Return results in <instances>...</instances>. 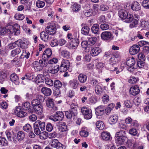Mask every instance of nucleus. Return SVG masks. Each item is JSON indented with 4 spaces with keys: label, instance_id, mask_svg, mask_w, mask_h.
Returning a JSON list of instances; mask_svg holds the SVG:
<instances>
[{
    "label": "nucleus",
    "instance_id": "nucleus-3",
    "mask_svg": "<svg viewBox=\"0 0 149 149\" xmlns=\"http://www.w3.org/2000/svg\"><path fill=\"white\" fill-rule=\"evenodd\" d=\"M70 66V63L67 60L63 59L62 61L59 70L61 72H66L69 68Z\"/></svg>",
    "mask_w": 149,
    "mask_h": 149
},
{
    "label": "nucleus",
    "instance_id": "nucleus-52",
    "mask_svg": "<svg viewBox=\"0 0 149 149\" xmlns=\"http://www.w3.org/2000/svg\"><path fill=\"white\" fill-rule=\"evenodd\" d=\"M8 74V72L5 70H2L0 72V76L1 78L2 79H5L6 78Z\"/></svg>",
    "mask_w": 149,
    "mask_h": 149
},
{
    "label": "nucleus",
    "instance_id": "nucleus-51",
    "mask_svg": "<svg viewBox=\"0 0 149 149\" xmlns=\"http://www.w3.org/2000/svg\"><path fill=\"white\" fill-rule=\"evenodd\" d=\"M59 142L57 139H54L52 142H51L50 145L52 147L56 148H57L58 144Z\"/></svg>",
    "mask_w": 149,
    "mask_h": 149
},
{
    "label": "nucleus",
    "instance_id": "nucleus-22",
    "mask_svg": "<svg viewBox=\"0 0 149 149\" xmlns=\"http://www.w3.org/2000/svg\"><path fill=\"white\" fill-rule=\"evenodd\" d=\"M79 43V39L77 38H74L71 40L70 45L73 49H75L78 47Z\"/></svg>",
    "mask_w": 149,
    "mask_h": 149
},
{
    "label": "nucleus",
    "instance_id": "nucleus-4",
    "mask_svg": "<svg viewBox=\"0 0 149 149\" xmlns=\"http://www.w3.org/2000/svg\"><path fill=\"white\" fill-rule=\"evenodd\" d=\"M44 61L40 60L39 61H35L33 63V65L35 70L38 71L41 70L43 67L45 66Z\"/></svg>",
    "mask_w": 149,
    "mask_h": 149
},
{
    "label": "nucleus",
    "instance_id": "nucleus-56",
    "mask_svg": "<svg viewBox=\"0 0 149 149\" xmlns=\"http://www.w3.org/2000/svg\"><path fill=\"white\" fill-rule=\"evenodd\" d=\"M142 6L146 9H149V0H144L142 2Z\"/></svg>",
    "mask_w": 149,
    "mask_h": 149
},
{
    "label": "nucleus",
    "instance_id": "nucleus-10",
    "mask_svg": "<svg viewBox=\"0 0 149 149\" xmlns=\"http://www.w3.org/2000/svg\"><path fill=\"white\" fill-rule=\"evenodd\" d=\"M130 92L131 95L134 96L138 95L140 92V90L138 86L135 85L130 88Z\"/></svg>",
    "mask_w": 149,
    "mask_h": 149
},
{
    "label": "nucleus",
    "instance_id": "nucleus-32",
    "mask_svg": "<svg viewBox=\"0 0 149 149\" xmlns=\"http://www.w3.org/2000/svg\"><path fill=\"white\" fill-rule=\"evenodd\" d=\"M90 28L88 26L84 25L82 27L81 32L82 34L87 35L89 33Z\"/></svg>",
    "mask_w": 149,
    "mask_h": 149
},
{
    "label": "nucleus",
    "instance_id": "nucleus-28",
    "mask_svg": "<svg viewBox=\"0 0 149 149\" xmlns=\"http://www.w3.org/2000/svg\"><path fill=\"white\" fill-rule=\"evenodd\" d=\"M101 138L105 141L109 140L110 137L111 135L109 132H102L101 134Z\"/></svg>",
    "mask_w": 149,
    "mask_h": 149
},
{
    "label": "nucleus",
    "instance_id": "nucleus-34",
    "mask_svg": "<svg viewBox=\"0 0 149 149\" xmlns=\"http://www.w3.org/2000/svg\"><path fill=\"white\" fill-rule=\"evenodd\" d=\"M99 26L98 24H94L92 26L91 30L93 33L97 34L99 33Z\"/></svg>",
    "mask_w": 149,
    "mask_h": 149
},
{
    "label": "nucleus",
    "instance_id": "nucleus-24",
    "mask_svg": "<svg viewBox=\"0 0 149 149\" xmlns=\"http://www.w3.org/2000/svg\"><path fill=\"white\" fill-rule=\"evenodd\" d=\"M128 13L125 10H120L118 12L119 17L122 19H125L128 15Z\"/></svg>",
    "mask_w": 149,
    "mask_h": 149
},
{
    "label": "nucleus",
    "instance_id": "nucleus-17",
    "mask_svg": "<svg viewBox=\"0 0 149 149\" xmlns=\"http://www.w3.org/2000/svg\"><path fill=\"white\" fill-rule=\"evenodd\" d=\"M22 107L24 110L28 111L29 112L33 113V110L31 108V104L29 102H26L22 104Z\"/></svg>",
    "mask_w": 149,
    "mask_h": 149
},
{
    "label": "nucleus",
    "instance_id": "nucleus-44",
    "mask_svg": "<svg viewBox=\"0 0 149 149\" xmlns=\"http://www.w3.org/2000/svg\"><path fill=\"white\" fill-rule=\"evenodd\" d=\"M37 122L36 123L34 124L33 127L34 128V131L35 134L37 135H39L40 134V131L39 128L38 127V123Z\"/></svg>",
    "mask_w": 149,
    "mask_h": 149
},
{
    "label": "nucleus",
    "instance_id": "nucleus-18",
    "mask_svg": "<svg viewBox=\"0 0 149 149\" xmlns=\"http://www.w3.org/2000/svg\"><path fill=\"white\" fill-rule=\"evenodd\" d=\"M45 78L42 74H39L35 78L34 81L37 84L43 83L45 81Z\"/></svg>",
    "mask_w": 149,
    "mask_h": 149
},
{
    "label": "nucleus",
    "instance_id": "nucleus-41",
    "mask_svg": "<svg viewBox=\"0 0 149 149\" xmlns=\"http://www.w3.org/2000/svg\"><path fill=\"white\" fill-rule=\"evenodd\" d=\"M88 42L89 45H93L95 44L97 40L96 37H89L88 38Z\"/></svg>",
    "mask_w": 149,
    "mask_h": 149
},
{
    "label": "nucleus",
    "instance_id": "nucleus-58",
    "mask_svg": "<svg viewBox=\"0 0 149 149\" xmlns=\"http://www.w3.org/2000/svg\"><path fill=\"white\" fill-rule=\"evenodd\" d=\"M21 3L22 4H24L28 9H30L31 4V1H30L29 0H25V1L21 2Z\"/></svg>",
    "mask_w": 149,
    "mask_h": 149
},
{
    "label": "nucleus",
    "instance_id": "nucleus-8",
    "mask_svg": "<svg viewBox=\"0 0 149 149\" xmlns=\"http://www.w3.org/2000/svg\"><path fill=\"white\" fill-rule=\"evenodd\" d=\"M46 105L47 106L50 108H52V111H55L58 109L57 107L54 106V103L53 99H48L46 101Z\"/></svg>",
    "mask_w": 149,
    "mask_h": 149
},
{
    "label": "nucleus",
    "instance_id": "nucleus-15",
    "mask_svg": "<svg viewBox=\"0 0 149 149\" xmlns=\"http://www.w3.org/2000/svg\"><path fill=\"white\" fill-rule=\"evenodd\" d=\"M132 9L134 11H137L141 9V7L139 3L136 1L133 2L131 6Z\"/></svg>",
    "mask_w": 149,
    "mask_h": 149
},
{
    "label": "nucleus",
    "instance_id": "nucleus-46",
    "mask_svg": "<svg viewBox=\"0 0 149 149\" xmlns=\"http://www.w3.org/2000/svg\"><path fill=\"white\" fill-rule=\"evenodd\" d=\"M54 86L56 88H60L62 85V83L58 80H55L54 83Z\"/></svg>",
    "mask_w": 149,
    "mask_h": 149
},
{
    "label": "nucleus",
    "instance_id": "nucleus-38",
    "mask_svg": "<svg viewBox=\"0 0 149 149\" xmlns=\"http://www.w3.org/2000/svg\"><path fill=\"white\" fill-rule=\"evenodd\" d=\"M103 90L101 86L97 85L95 87V91L97 95H101L103 93Z\"/></svg>",
    "mask_w": 149,
    "mask_h": 149
},
{
    "label": "nucleus",
    "instance_id": "nucleus-21",
    "mask_svg": "<svg viewBox=\"0 0 149 149\" xmlns=\"http://www.w3.org/2000/svg\"><path fill=\"white\" fill-rule=\"evenodd\" d=\"M10 80L16 85H18L19 82L18 77L15 74H12L10 77Z\"/></svg>",
    "mask_w": 149,
    "mask_h": 149
},
{
    "label": "nucleus",
    "instance_id": "nucleus-1",
    "mask_svg": "<svg viewBox=\"0 0 149 149\" xmlns=\"http://www.w3.org/2000/svg\"><path fill=\"white\" fill-rule=\"evenodd\" d=\"M126 17H127L125 18V22L127 23H131L130 25V27L131 28L135 27L138 24L139 20L138 15L135 14L133 16L132 14L128 13Z\"/></svg>",
    "mask_w": 149,
    "mask_h": 149
},
{
    "label": "nucleus",
    "instance_id": "nucleus-37",
    "mask_svg": "<svg viewBox=\"0 0 149 149\" xmlns=\"http://www.w3.org/2000/svg\"><path fill=\"white\" fill-rule=\"evenodd\" d=\"M79 133L81 136L84 137H86L88 135V133L87 131L86 128L84 127L81 129Z\"/></svg>",
    "mask_w": 149,
    "mask_h": 149
},
{
    "label": "nucleus",
    "instance_id": "nucleus-48",
    "mask_svg": "<svg viewBox=\"0 0 149 149\" xmlns=\"http://www.w3.org/2000/svg\"><path fill=\"white\" fill-rule=\"evenodd\" d=\"M45 83L51 86H53L54 85V82L52 80L49 78L46 77L45 78Z\"/></svg>",
    "mask_w": 149,
    "mask_h": 149
},
{
    "label": "nucleus",
    "instance_id": "nucleus-61",
    "mask_svg": "<svg viewBox=\"0 0 149 149\" xmlns=\"http://www.w3.org/2000/svg\"><path fill=\"white\" fill-rule=\"evenodd\" d=\"M84 12V15L87 17H90L93 14L92 10L91 9L85 10Z\"/></svg>",
    "mask_w": 149,
    "mask_h": 149
},
{
    "label": "nucleus",
    "instance_id": "nucleus-63",
    "mask_svg": "<svg viewBox=\"0 0 149 149\" xmlns=\"http://www.w3.org/2000/svg\"><path fill=\"white\" fill-rule=\"evenodd\" d=\"M48 133L47 132H43L40 134V138L42 139H45L48 137Z\"/></svg>",
    "mask_w": 149,
    "mask_h": 149
},
{
    "label": "nucleus",
    "instance_id": "nucleus-2",
    "mask_svg": "<svg viewBox=\"0 0 149 149\" xmlns=\"http://www.w3.org/2000/svg\"><path fill=\"white\" fill-rule=\"evenodd\" d=\"M20 26L18 24H15L13 26H10L3 30L9 34L14 33L15 35H18L20 33Z\"/></svg>",
    "mask_w": 149,
    "mask_h": 149
},
{
    "label": "nucleus",
    "instance_id": "nucleus-30",
    "mask_svg": "<svg viewBox=\"0 0 149 149\" xmlns=\"http://www.w3.org/2000/svg\"><path fill=\"white\" fill-rule=\"evenodd\" d=\"M41 91L45 95L49 96L51 95L52 93L51 90L49 88L47 87H43L41 89Z\"/></svg>",
    "mask_w": 149,
    "mask_h": 149
},
{
    "label": "nucleus",
    "instance_id": "nucleus-26",
    "mask_svg": "<svg viewBox=\"0 0 149 149\" xmlns=\"http://www.w3.org/2000/svg\"><path fill=\"white\" fill-rule=\"evenodd\" d=\"M71 8L73 12L77 13L80 10L81 6L80 5L75 3L71 6Z\"/></svg>",
    "mask_w": 149,
    "mask_h": 149
},
{
    "label": "nucleus",
    "instance_id": "nucleus-45",
    "mask_svg": "<svg viewBox=\"0 0 149 149\" xmlns=\"http://www.w3.org/2000/svg\"><path fill=\"white\" fill-rule=\"evenodd\" d=\"M23 129L25 131L29 132L32 130V127L30 124H26L23 126Z\"/></svg>",
    "mask_w": 149,
    "mask_h": 149
},
{
    "label": "nucleus",
    "instance_id": "nucleus-29",
    "mask_svg": "<svg viewBox=\"0 0 149 149\" xmlns=\"http://www.w3.org/2000/svg\"><path fill=\"white\" fill-rule=\"evenodd\" d=\"M16 43H17V45L22 48H27V42L19 40L16 41Z\"/></svg>",
    "mask_w": 149,
    "mask_h": 149
},
{
    "label": "nucleus",
    "instance_id": "nucleus-5",
    "mask_svg": "<svg viewBox=\"0 0 149 149\" xmlns=\"http://www.w3.org/2000/svg\"><path fill=\"white\" fill-rule=\"evenodd\" d=\"M64 117V114L62 112L58 111L56 112L54 116H51L49 119L54 121H60L62 120Z\"/></svg>",
    "mask_w": 149,
    "mask_h": 149
},
{
    "label": "nucleus",
    "instance_id": "nucleus-36",
    "mask_svg": "<svg viewBox=\"0 0 149 149\" xmlns=\"http://www.w3.org/2000/svg\"><path fill=\"white\" fill-rule=\"evenodd\" d=\"M8 142L5 138L0 136V146H7L8 144Z\"/></svg>",
    "mask_w": 149,
    "mask_h": 149
},
{
    "label": "nucleus",
    "instance_id": "nucleus-49",
    "mask_svg": "<svg viewBox=\"0 0 149 149\" xmlns=\"http://www.w3.org/2000/svg\"><path fill=\"white\" fill-rule=\"evenodd\" d=\"M36 7L38 8H42L45 6V3L43 1L38 0L36 1Z\"/></svg>",
    "mask_w": 149,
    "mask_h": 149
},
{
    "label": "nucleus",
    "instance_id": "nucleus-9",
    "mask_svg": "<svg viewBox=\"0 0 149 149\" xmlns=\"http://www.w3.org/2000/svg\"><path fill=\"white\" fill-rule=\"evenodd\" d=\"M102 38L104 40H111L113 39V37L111 32L109 31H104L101 35Z\"/></svg>",
    "mask_w": 149,
    "mask_h": 149
},
{
    "label": "nucleus",
    "instance_id": "nucleus-11",
    "mask_svg": "<svg viewBox=\"0 0 149 149\" xmlns=\"http://www.w3.org/2000/svg\"><path fill=\"white\" fill-rule=\"evenodd\" d=\"M91 54L93 56H96L98 55L101 52V49L99 47H91Z\"/></svg>",
    "mask_w": 149,
    "mask_h": 149
},
{
    "label": "nucleus",
    "instance_id": "nucleus-27",
    "mask_svg": "<svg viewBox=\"0 0 149 149\" xmlns=\"http://www.w3.org/2000/svg\"><path fill=\"white\" fill-rule=\"evenodd\" d=\"M118 117L116 114L111 116L109 118V121L110 124H113L115 123L118 121Z\"/></svg>",
    "mask_w": 149,
    "mask_h": 149
},
{
    "label": "nucleus",
    "instance_id": "nucleus-33",
    "mask_svg": "<svg viewBox=\"0 0 149 149\" xmlns=\"http://www.w3.org/2000/svg\"><path fill=\"white\" fill-rule=\"evenodd\" d=\"M48 34L46 32H42L40 34L41 39L44 41H47L49 39Z\"/></svg>",
    "mask_w": 149,
    "mask_h": 149
},
{
    "label": "nucleus",
    "instance_id": "nucleus-19",
    "mask_svg": "<svg viewBox=\"0 0 149 149\" xmlns=\"http://www.w3.org/2000/svg\"><path fill=\"white\" fill-rule=\"evenodd\" d=\"M69 84L72 88L73 89H76L78 87L79 83L76 79H74L70 81Z\"/></svg>",
    "mask_w": 149,
    "mask_h": 149
},
{
    "label": "nucleus",
    "instance_id": "nucleus-39",
    "mask_svg": "<svg viewBox=\"0 0 149 149\" xmlns=\"http://www.w3.org/2000/svg\"><path fill=\"white\" fill-rule=\"evenodd\" d=\"M17 135L18 140L19 141L23 140L25 136L24 133L22 131H19L17 132Z\"/></svg>",
    "mask_w": 149,
    "mask_h": 149
},
{
    "label": "nucleus",
    "instance_id": "nucleus-20",
    "mask_svg": "<svg viewBox=\"0 0 149 149\" xmlns=\"http://www.w3.org/2000/svg\"><path fill=\"white\" fill-rule=\"evenodd\" d=\"M126 139V136H116L115 139V141L117 144L119 145H122L123 143Z\"/></svg>",
    "mask_w": 149,
    "mask_h": 149
},
{
    "label": "nucleus",
    "instance_id": "nucleus-55",
    "mask_svg": "<svg viewBox=\"0 0 149 149\" xmlns=\"http://www.w3.org/2000/svg\"><path fill=\"white\" fill-rule=\"evenodd\" d=\"M78 106L77 104L75 103H72L71 105V109L70 110L72 111L73 112H75V113L77 114V108Z\"/></svg>",
    "mask_w": 149,
    "mask_h": 149
},
{
    "label": "nucleus",
    "instance_id": "nucleus-40",
    "mask_svg": "<svg viewBox=\"0 0 149 149\" xmlns=\"http://www.w3.org/2000/svg\"><path fill=\"white\" fill-rule=\"evenodd\" d=\"M58 129L61 132L66 131L68 130L67 126L64 123H63L59 125Z\"/></svg>",
    "mask_w": 149,
    "mask_h": 149
},
{
    "label": "nucleus",
    "instance_id": "nucleus-42",
    "mask_svg": "<svg viewBox=\"0 0 149 149\" xmlns=\"http://www.w3.org/2000/svg\"><path fill=\"white\" fill-rule=\"evenodd\" d=\"M96 126L97 128L100 130L104 129V123L101 121H98L96 123Z\"/></svg>",
    "mask_w": 149,
    "mask_h": 149
},
{
    "label": "nucleus",
    "instance_id": "nucleus-25",
    "mask_svg": "<svg viewBox=\"0 0 149 149\" xmlns=\"http://www.w3.org/2000/svg\"><path fill=\"white\" fill-rule=\"evenodd\" d=\"M78 78L79 81L80 83H84L87 81V76L81 73L79 74Z\"/></svg>",
    "mask_w": 149,
    "mask_h": 149
},
{
    "label": "nucleus",
    "instance_id": "nucleus-14",
    "mask_svg": "<svg viewBox=\"0 0 149 149\" xmlns=\"http://www.w3.org/2000/svg\"><path fill=\"white\" fill-rule=\"evenodd\" d=\"M103 106H100L97 107L95 110V113L97 116H101L104 113V109Z\"/></svg>",
    "mask_w": 149,
    "mask_h": 149
},
{
    "label": "nucleus",
    "instance_id": "nucleus-57",
    "mask_svg": "<svg viewBox=\"0 0 149 149\" xmlns=\"http://www.w3.org/2000/svg\"><path fill=\"white\" fill-rule=\"evenodd\" d=\"M115 136L122 137L126 136L125 131L123 130H121L116 132V134Z\"/></svg>",
    "mask_w": 149,
    "mask_h": 149
},
{
    "label": "nucleus",
    "instance_id": "nucleus-31",
    "mask_svg": "<svg viewBox=\"0 0 149 149\" xmlns=\"http://www.w3.org/2000/svg\"><path fill=\"white\" fill-rule=\"evenodd\" d=\"M135 63V59L134 58L132 57L127 58L126 63L127 66H134Z\"/></svg>",
    "mask_w": 149,
    "mask_h": 149
},
{
    "label": "nucleus",
    "instance_id": "nucleus-6",
    "mask_svg": "<svg viewBox=\"0 0 149 149\" xmlns=\"http://www.w3.org/2000/svg\"><path fill=\"white\" fill-rule=\"evenodd\" d=\"M81 111L85 119L88 120L92 118V114L91 110L86 107H83L82 108Z\"/></svg>",
    "mask_w": 149,
    "mask_h": 149
},
{
    "label": "nucleus",
    "instance_id": "nucleus-23",
    "mask_svg": "<svg viewBox=\"0 0 149 149\" xmlns=\"http://www.w3.org/2000/svg\"><path fill=\"white\" fill-rule=\"evenodd\" d=\"M35 112L38 115H41L43 112V107L41 104L33 108Z\"/></svg>",
    "mask_w": 149,
    "mask_h": 149
},
{
    "label": "nucleus",
    "instance_id": "nucleus-60",
    "mask_svg": "<svg viewBox=\"0 0 149 149\" xmlns=\"http://www.w3.org/2000/svg\"><path fill=\"white\" fill-rule=\"evenodd\" d=\"M100 28L102 30H105L109 29V26L107 24L104 23L100 25Z\"/></svg>",
    "mask_w": 149,
    "mask_h": 149
},
{
    "label": "nucleus",
    "instance_id": "nucleus-12",
    "mask_svg": "<svg viewBox=\"0 0 149 149\" xmlns=\"http://www.w3.org/2000/svg\"><path fill=\"white\" fill-rule=\"evenodd\" d=\"M140 49L139 45H134L131 47L130 49V53L132 55H134L138 53Z\"/></svg>",
    "mask_w": 149,
    "mask_h": 149
},
{
    "label": "nucleus",
    "instance_id": "nucleus-47",
    "mask_svg": "<svg viewBox=\"0 0 149 149\" xmlns=\"http://www.w3.org/2000/svg\"><path fill=\"white\" fill-rule=\"evenodd\" d=\"M21 51V49L19 48H16L11 51V55L13 57H14L15 56L19 54Z\"/></svg>",
    "mask_w": 149,
    "mask_h": 149
},
{
    "label": "nucleus",
    "instance_id": "nucleus-62",
    "mask_svg": "<svg viewBox=\"0 0 149 149\" xmlns=\"http://www.w3.org/2000/svg\"><path fill=\"white\" fill-rule=\"evenodd\" d=\"M136 65L140 68H143L144 69H146V66L145 65V63L143 61H138Z\"/></svg>",
    "mask_w": 149,
    "mask_h": 149
},
{
    "label": "nucleus",
    "instance_id": "nucleus-64",
    "mask_svg": "<svg viewBox=\"0 0 149 149\" xmlns=\"http://www.w3.org/2000/svg\"><path fill=\"white\" fill-rule=\"evenodd\" d=\"M139 79L134 77H131L128 80V82L130 83H135L138 81Z\"/></svg>",
    "mask_w": 149,
    "mask_h": 149
},
{
    "label": "nucleus",
    "instance_id": "nucleus-35",
    "mask_svg": "<svg viewBox=\"0 0 149 149\" xmlns=\"http://www.w3.org/2000/svg\"><path fill=\"white\" fill-rule=\"evenodd\" d=\"M77 114L75 112H74L70 110L66 111L65 112V115L66 117L69 119H71L72 117L75 116Z\"/></svg>",
    "mask_w": 149,
    "mask_h": 149
},
{
    "label": "nucleus",
    "instance_id": "nucleus-43",
    "mask_svg": "<svg viewBox=\"0 0 149 149\" xmlns=\"http://www.w3.org/2000/svg\"><path fill=\"white\" fill-rule=\"evenodd\" d=\"M70 53L68 51L66 50H63L61 52V55L63 57L68 58L70 57Z\"/></svg>",
    "mask_w": 149,
    "mask_h": 149
},
{
    "label": "nucleus",
    "instance_id": "nucleus-7",
    "mask_svg": "<svg viewBox=\"0 0 149 149\" xmlns=\"http://www.w3.org/2000/svg\"><path fill=\"white\" fill-rule=\"evenodd\" d=\"M52 54L51 50L49 49H46L43 52L42 56V58L44 61L45 63L46 62V60H47V59L49 58Z\"/></svg>",
    "mask_w": 149,
    "mask_h": 149
},
{
    "label": "nucleus",
    "instance_id": "nucleus-53",
    "mask_svg": "<svg viewBox=\"0 0 149 149\" xmlns=\"http://www.w3.org/2000/svg\"><path fill=\"white\" fill-rule=\"evenodd\" d=\"M40 104H41L40 101L38 99H33L31 102V104L33 108Z\"/></svg>",
    "mask_w": 149,
    "mask_h": 149
},
{
    "label": "nucleus",
    "instance_id": "nucleus-54",
    "mask_svg": "<svg viewBox=\"0 0 149 149\" xmlns=\"http://www.w3.org/2000/svg\"><path fill=\"white\" fill-rule=\"evenodd\" d=\"M15 18L18 20H22L24 18V15L22 14L17 13L15 14L14 16Z\"/></svg>",
    "mask_w": 149,
    "mask_h": 149
},
{
    "label": "nucleus",
    "instance_id": "nucleus-13",
    "mask_svg": "<svg viewBox=\"0 0 149 149\" xmlns=\"http://www.w3.org/2000/svg\"><path fill=\"white\" fill-rule=\"evenodd\" d=\"M56 28L52 25L48 26L45 29L46 32L49 35H53L55 33Z\"/></svg>",
    "mask_w": 149,
    "mask_h": 149
},
{
    "label": "nucleus",
    "instance_id": "nucleus-16",
    "mask_svg": "<svg viewBox=\"0 0 149 149\" xmlns=\"http://www.w3.org/2000/svg\"><path fill=\"white\" fill-rule=\"evenodd\" d=\"M59 66L58 65H56L54 67H50L48 69V72L51 74H55L57 73L59 70Z\"/></svg>",
    "mask_w": 149,
    "mask_h": 149
},
{
    "label": "nucleus",
    "instance_id": "nucleus-50",
    "mask_svg": "<svg viewBox=\"0 0 149 149\" xmlns=\"http://www.w3.org/2000/svg\"><path fill=\"white\" fill-rule=\"evenodd\" d=\"M129 133L130 134L134 136H138L139 134L136 129L134 128H131L129 131Z\"/></svg>",
    "mask_w": 149,
    "mask_h": 149
},
{
    "label": "nucleus",
    "instance_id": "nucleus-59",
    "mask_svg": "<svg viewBox=\"0 0 149 149\" xmlns=\"http://www.w3.org/2000/svg\"><path fill=\"white\" fill-rule=\"evenodd\" d=\"M30 55V53L29 52H26V51L23 50V53L20 56V58H25L26 59L29 58Z\"/></svg>",
    "mask_w": 149,
    "mask_h": 149
}]
</instances>
